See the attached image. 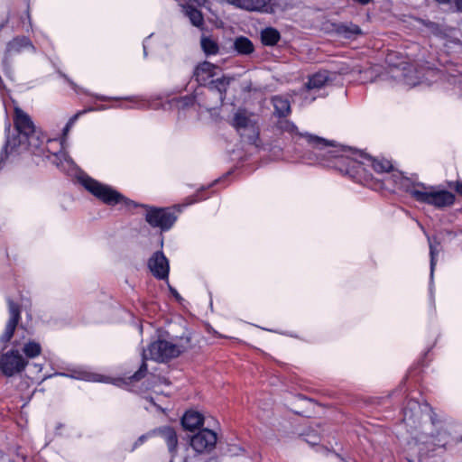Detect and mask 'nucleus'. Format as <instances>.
<instances>
[{
  "label": "nucleus",
  "instance_id": "1",
  "mask_svg": "<svg viewBox=\"0 0 462 462\" xmlns=\"http://www.w3.org/2000/svg\"><path fill=\"white\" fill-rule=\"evenodd\" d=\"M93 110L94 108H89L75 114L65 125L63 137L61 139H50L45 144L41 132L36 130L30 116L20 107L15 106L14 123L16 134L7 138L5 146V155H18L29 151L35 156L51 159L62 171H69L73 170L74 162L65 151L66 136L81 115Z\"/></svg>",
  "mask_w": 462,
  "mask_h": 462
},
{
  "label": "nucleus",
  "instance_id": "2",
  "mask_svg": "<svg viewBox=\"0 0 462 462\" xmlns=\"http://www.w3.org/2000/svg\"><path fill=\"white\" fill-rule=\"evenodd\" d=\"M403 422L411 435L408 442L409 449L413 454H425L431 444L434 447L445 448L451 441L448 426L440 420H434L430 411L424 410L416 401H410L404 409Z\"/></svg>",
  "mask_w": 462,
  "mask_h": 462
},
{
  "label": "nucleus",
  "instance_id": "3",
  "mask_svg": "<svg viewBox=\"0 0 462 462\" xmlns=\"http://www.w3.org/2000/svg\"><path fill=\"white\" fill-rule=\"evenodd\" d=\"M287 131L292 135H300L304 138L317 157V160L327 163L328 166L338 169L343 173L352 174L353 172H357L360 164L371 166L378 173L390 172L393 170V164L389 160L365 157V162H357L356 159L349 155L350 152L345 148L337 146L317 136L301 134L294 125L288 124Z\"/></svg>",
  "mask_w": 462,
  "mask_h": 462
},
{
  "label": "nucleus",
  "instance_id": "4",
  "mask_svg": "<svg viewBox=\"0 0 462 462\" xmlns=\"http://www.w3.org/2000/svg\"><path fill=\"white\" fill-rule=\"evenodd\" d=\"M401 187L416 201L428 204L436 208L451 206L454 203V195L439 187L425 185L421 182H411L402 179Z\"/></svg>",
  "mask_w": 462,
  "mask_h": 462
},
{
  "label": "nucleus",
  "instance_id": "5",
  "mask_svg": "<svg viewBox=\"0 0 462 462\" xmlns=\"http://www.w3.org/2000/svg\"><path fill=\"white\" fill-rule=\"evenodd\" d=\"M79 180L88 191L107 206H119L120 209L125 210H131L137 207L135 202L125 198L109 185L101 183L88 176H82Z\"/></svg>",
  "mask_w": 462,
  "mask_h": 462
},
{
  "label": "nucleus",
  "instance_id": "6",
  "mask_svg": "<svg viewBox=\"0 0 462 462\" xmlns=\"http://www.w3.org/2000/svg\"><path fill=\"white\" fill-rule=\"evenodd\" d=\"M188 339H178L174 341L157 340L151 343L143 351V361L151 359L156 362H165L179 356L188 347Z\"/></svg>",
  "mask_w": 462,
  "mask_h": 462
},
{
  "label": "nucleus",
  "instance_id": "7",
  "mask_svg": "<svg viewBox=\"0 0 462 462\" xmlns=\"http://www.w3.org/2000/svg\"><path fill=\"white\" fill-rule=\"evenodd\" d=\"M258 116L245 109L236 110L229 120L237 134L249 143H255L259 136Z\"/></svg>",
  "mask_w": 462,
  "mask_h": 462
},
{
  "label": "nucleus",
  "instance_id": "8",
  "mask_svg": "<svg viewBox=\"0 0 462 462\" xmlns=\"http://www.w3.org/2000/svg\"><path fill=\"white\" fill-rule=\"evenodd\" d=\"M28 361L18 349H11L0 357V370L6 376H13L24 370Z\"/></svg>",
  "mask_w": 462,
  "mask_h": 462
},
{
  "label": "nucleus",
  "instance_id": "9",
  "mask_svg": "<svg viewBox=\"0 0 462 462\" xmlns=\"http://www.w3.org/2000/svg\"><path fill=\"white\" fill-rule=\"evenodd\" d=\"M146 221L153 227L169 230L176 221V216L165 208H149L145 214Z\"/></svg>",
  "mask_w": 462,
  "mask_h": 462
},
{
  "label": "nucleus",
  "instance_id": "10",
  "mask_svg": "<svg viewBox=\"0 0 462 462\" xmlns=\"http://www.w3.org/2000/svg\"><path fill=\"white\" fill-rule=\"evenodd\" d=\"M236 8L260 14H273L277 8L275 0H226Z\"/></svg>",
  "mask_w": 462,
  "mask_h": 462
},
{
  "label": "nucleus",
  "instance_id": "11",
  "mask_svg": "<svg viewBox=\"0 0 462 462\" xmlns=\"http://www.w3.org/2000/svg\"><path fill=\"white\" fill-rule=\"evenodd\" d=\"M217 440V434L213 430L204 429L191 437L190 446L197 453L210 452Z\"/></svg>",
  "mask_w": 462,
  "mask_h": 462
},
{
  "label": "nucleus",
  "instance_id": "12",
  "mask_svg": "<svg viewBox=\"0 0 462 462\" xmlns=\"http://www.w3.org/2000/svg\"><path fill=\"white\" fill-rule=\"evenodd\" d=\"M148 267L156 278L160 280L168 278L169 261L162 252H156L152 255L148 262Z\"/></svg>",
  "mask_w": 462,
  "mask_h": 462
},
{
  "label": "nucleus",
  "instance_id": "13",
  "mask_svg": "<svg viewBox=\"0 0 462 462\" xmlns=\"http://www.w3.org/2000/svg\"><path fill=\"white\" fill-rule=\"evenodd\" d=\"M53 375L69 377L77 380H83L88 382H101V383H108V378L89 371L88 369L79 366L73 369H69V373H56Z\"/></svg>",
  "mask_w": 462,
  "mask_h": 462
},
{
  "label": "nucleus",
  "instance_id": "14",
  "mask_svg": "<svg viewBox=\"0 0 462 462\" xmlns=\"http://www.w3.org/2000/svg\"><path fill=\"white\" fill-rule=\"evenodd\" d=\"M154 436H160L165 441L171 460L176 456L178 447V436L173 428L169 426L160 427L153 430Z\"/></svg>",
  "mask_w": 462,
  "mask_h": 462
},
{
  "label": "nucleus",
  "instance_id": "15",
  "mask_svg": "<svg viewBox=\"0 0 462 462\" xmlns=\"http://www.w3.org/2000/svg\"><path fill=\"white\" fill-rule=\"evenodd\" d=\"M8 307L10 317L6 323L5 331L0 337V340L2 342H8L11 339L20 319V310L18 306L12 300H8Z\"/></svg>",
  "mask_w": 462,
  "mask_h": 462
},
{
  "label": "nucleus",
  "instance_id": "16",
  "mask_svg": "<svg viewBox=\"0 0 462 462\" xmlns=\"http://www.w3.org/2000/svg\"><path fill=\"white\" fill-rule=\"evenodd\" d=\"M219 68L208 61L199 63L194 70L193 76L200 85L209 83V79L217 75Z\"/></svg>",
  "mask_w": 462,
  "mask_h": 462
},
{
  "label": "nucleus",
  "instance_id": "17",
  "mask_svg": "<svg viewBox=\"0 0 462 462\" xmlns=\"http://www.w3.org/2000/svg\"><path fill=\"white\" fill-rule=\"evenodd\" d=\"M23 51H34V46L28 38L24 36L17 37L8 42L6 47L7 56L15 55Z\"/></svg>",
  "mask_w": 462,
  "mask_h": 462
},
{
  "label": "nucleus",
  "instance_id": "18",
  "mask_svg": "<svg viewBox=\"0 0 462 462\" xmlns=\"http://www.w3.org/2000/svg\"><path fill=\"white\" fill-rule=\"evenodd\" d=\"M203 416L198 411H187L182 419L181 424L187 430L192 431L203 425Z\"/></svg>",
  "mask_w": 462,
  "mask_h": 462
},
{
  "label": "nucleus",
  "instance_id": "19",
  "mask_svg": "<svg viewBox=\"0 0 462 462\" xmlns=\"http://www.w3.org/2000/svg\"><path fill=\"white\" fill-rule=\"evenodd\" d=\"M328 79V73L327 71H319L309 79L306 88L309 91L319 89L327 84Z\"/></svg>",
  "mask_w": 462,
  "mask_h": 462
},
{
  "label": "nucleus",
  "instance_id": "20",
  "mask_svg": "<svg viewBox=\"0 0 462 462\" xmlns=\"http://www.w3.org/2000/svg\"><path fill=\"white\" fill-rule=\"evenodd\" d=\"M234 49L240 55H249L254 50L253 42L245 36H239L234 41Z\"/></svg>",
  "mask_w": 462,
  "mask_h": 462
},
{
  "label": "nucleus",
  "instance_id": "21",
  "mask_svg": "<svg viewBox=\"0 0 462 462\" xmlns=\"http://www.w3.org/2000/svg\"><path fill=\"white\" fill-rule=\"evenodd\" d=\"M281 39V34L278 30L273 27H267L261 32V41L263 45L273 46Z\"/></svg>",
  "mask_w": 462,
  "mask_h": 462
},
{
  "label": "nucleus",
  "instance_id": "22",
  "mask_svg": "<svg viewBox=\"0 0 462 462\" xmlns=\"http://www.w3.org/2000/svg\"><path fill=\"white\" fill-rule=\"evenodd\" d=\"M231 79L226 76H223L216 80H211L209 82V89L217 90L218 92L219 99L222 102L225 97V93L226 88L230 83Z\"/></svg>",
  "mask_w": 462,
  "mask_h": 462
},
{
  "label": "nucleus",
  "instance_id": "23",
  "mask_svg": "<svg viewBox=\"0 0 462 462\" xmlns=\"http://www.w3.org/2000/svg\"><path fill=\"white\" fill-rule=\"evenodd\" d=\"M273 105L274 106L275 112L280 116H286L291 112L290 102L286 97L282 96H275L273 97Z\"/></svg>",
  "mask_w": 462,
  "mask_h": 462
},
{
  "label": "nucleus",
  "instance_id": "24",
  "mask_svg": "<svg viewBox=\"0 0 462 462\" xmlns=\"http://www.w3.org/2000/svg\"><path fill=\"white\" fill-rule=\"evenodd\" d=\"M181 7L183 9V12L189 18L191 23L194 26L199 27L200 25H202L203 17L200 11H199L196 8H193L189 5H181Z\"/></svg>",
  "mask_w": 462,
  "mask_h": 462
},
{
  "label": "nucleus",
  "instance_id": "25",
  "mask_svg": "<svg viewBox=\"0 0 462 462\" xmlns=\"http://www.w3.org/2000/svg\"><path fill=\"white\" fill-rule=\"evenodd\" d=\"M22 351L25 355V358H34L41 355L42 346L40 343L29 340L23 345Z\"/></svg>",
  "mask_w": 462,
  "mask_h": 462
},
{
  "label": "nucleus",
  "instance_id": "26",
  "mask_svg": "<svg viewBox=\"0 0 462 462\" xmlns=\"http://www.w3.org/2000/svg\"><path fill=\"white\" fill-rule=\"evenodd\" d=\"M200 44L206 55H216L218 52L219 48L217 43L209 37H203Z\"/></svg>",
  "mask_w": 462,
  "mask_h": 462
},
{
  "label": "nucleus",
  "instance_id": "27",
  "mask_svg": "<svg viewBox=\"0 0 462 462\" xmlns=\"http://www.w3.org/2000/svg\"><path fill=\"white\" fill-rule=\"evenodd\" d=\"M341 32L346 38H354L361 33V29L356 24H349L342 26Z\"/></svg>",
  "mask_w": 462,
  "mask_h": 462
},
{
  "label": "nucleus",
  "instance_id": "28",
  "mask_svg": "<svg viewBox=\"0 0 462 462\" xmlns=\"http://www.w3.org/2000/svg\"><path fill=\"white\" fill-rule=\"evenodd\" d=\"M439 245L430 244V279H433L434 270L437 263V255L439 254Z\"/></svg>",
  "mask_w": 462,
  "mask_h": 462
},
{
  "label": "nucleus",
  "instance_id": "29",
  "mask_svg": "<svg viewBox=\"0 0 462 462\" xmlns=\"http://www.w3.org/2000/svg\"><path fill=\"white\" fill-rule=\"evenodd\" d=\"M176 102L179 107H185L193 104L194 97H185L179 100H176Z\"/></svg>",
  "mask_w": 462,
  "mask_h": 462
},
{
  "label": "nucleus",
  "instance_id": "30",
  "mask_svg": "<svg viewBox=\"0 0 462 462\" xmlns=\"http://www.w3.org/2000/svg\"><path fill=\"white\" fill-rule=\"evenodd\" d=\"M154 436V433H153V430L146 433V434H143L142 436L139 437V439L136 440V442L134 443V448H137L138 446L142 445L143 443H144L148 439L152 438Z\"/></svg>",
  "mask_w": 462,
  "mask_h": 462
},
{
  "label": "nucleus",
  "instance_id": "31",
  "mask_svg": "<svg viewBox=\"0 0 462 462\" xmlns=\"http://www.w3.org/2000/svg\"><path fill=\"white\" fill-rule=\"evenodd\" d=\"M146 365L143 363L140 369L133 375V378L134 380H140L141 378H143L146 373Z\"/></svg>",
  "mask_w": 462,
  "mask_h": 462
},
{
  "label": "nucleus",
  "instance_id": "32",
  "mask_svg": "<svg viewBox=\"0 0 462 462\" xmlns=\"http://www.w3.org/2000/svg\"><path fill=\"white\" fill-rule=\"evenodd\" d=\"M405 83L410 87H414L419 84V81H415L412 79L411 76H405Z\"/></svg>",
  "mask_w": 462,
  "mask_h": 462
},
{
  "label": "nucleus",
  "instance_id": "33",
  "mask_svg": "<svg viewBox=\"0 0 462 462\" xmlns=\"http://www.w3.org/2000/svg\"><path fill=\"white\" fill-rule=\"evenodd\" d=\"M170 290H171V291L172 295H173L177 300H180V294L178 293V291H177L175 289H173V288L170 287Z\"/></svg>",
  "mask_w": 462,
  "mask_h": 462
},
{
  "label": "nucleus",
  "instance_id": "34",
  "mask_svg": "<svg viewBox=\"0 0 462 462\" xmlns=\"http://www.w3.org/2000/svg\"><path fill=\"white\" fill-rule=\"evenodd\" d=\"M455 5L457 10L462 11V0H455Z\"/></svg>",
  "mask_w": 462,
  "mask_h": 462
},
{
  "label": "nucleus",
  "instance_id": "35",
  "mask_svg": "<svg viewBox=\"0 0 462 462\" xmlns=\"http://www.w3.org/2000/svg\"><path fill=\"white\" fill-rule=\"evenodd\" d=\"M457 191L462 195V182H457Z\"/></svg>",
  "mask_w": 462,
  "mask_h": 462
},
{
  "label": "nucleus",
  "instance_id": "36",
  "mask_svg": "<svg viewBox=\"0 0 462 462\" xmlns=\"http://www.w3.org/2000/svg\"><path fill=\"white\" fill-rule=\"evenodd\" d=\"M96 97L97 99H100V100H109V99H111L110 97H106V96H97Z\"/></svg>",
  "mask_w": 462,
  "mask_h": 462
},
{
  "label": "nucleus",
  "instance_id": "37",
  "mask_svg": "<svg viewBox=\"0 0 462 462\" xmlns=\"http://www.w3.org/2000/svg\"><path fill=\"white\" fill-rule=\"evenodd\" d=\"M308 441H309L310 443H311V444H316V443H318V441H319V437H316V436H315L313 440H308Z\"/></svg>",
  "mask_w": 462,
  "mask_h": 462
},
{
  "label": "nucleus",
  "instance_id": "38",
  "mask_svg": "<svg viewBox=\"0 0 462 462\" xmlns=\"http://www.w3.org/2000/svg\"><path fill=\"white\" fill-rule=\"evenodd\" d=\"M438 3L439 4H447L448 3L450 0H436Z\"/></svg>",
  "mask_w": 462,
  "mask_h": 462
},
{
  "label": "nucleus",
  "instance_id": "39",
  "mask_svg": "<svg viewBox=\"0 0 462 462\" xmlns=\"http://www.w3.org/2000/svg\"><path fill=\"white\" fill-rule=\"evenodd\" d=\"M35 367L38 368V371H42V366L41 365H35Z\"/></svg>",
  "mask_w": 462,
  "mask_h": 462
},
{
  "label": "nucleus",
  "instance_id": "40",
  "mask_svg": "<svg viewBox=\"0 0 462 462\" xmlns=\"http://www.w3.org/2000/svg\"><path fill=\"white\" fill-rule=\"evenodd\" d=\"M97 110H105V109H106V106H101L97 107Z\"/></svg>",
  "mask_w": 462,
  "mask_h": 462
},
{
  "label": "nucleus",
  "instance_id": "41",
  "mask_svg": "<svg viewBox=\"0 0 462 462\" xmlns=\"http://www.w3.org/2000/svg\"><path fill=\"white\" fill-rule=\"evenodd\" d=\"M429 26H430V28H434L436 25H435V23H429Z\"/></svg>",
  "mask_w": 462,
  "mask_h": 462
},
{
  "label": "nucleus",
  "instance_id": "42",
  "mask_svg": "<svg viewBox=\"0 0 462 462\" xmlns=\"http://www.w3.org/2000/svg\"><path fill=\"white\" fill-rule=\"evenodd\" d=\"M52 375L44 376L42 380L51 377Z\"/></svg>",
  "mask_w": 462,
  "mask_h": 462
},
{
  "label": "nucleus",
  "instance_id": "43",
  "mask_svg": "<svg viewBox=\"0 0 462 462\" xmlns=\"http://www.w3.org/2000/svg\"><path fill=\"white\" fill-rule=\"evenodd\" d=\"M5 128H6V130H9L10 129V125L8 124Z\"/></svg>",
  "mask_w": 462,
  "mask_h": 462
},
{
  "label": "nucleus",
  "instance_id": "44",
  "mask_svg": "<svg viewBox=\"0 0 462 462\" xmlns=\"http://www.w3.org/2000/svg\"><path fill=\"white\" fill-rule=\"evenodd\" d=\"M313 100H315V97H312L310 98V102H311V101H313Z\"/></svg>",
  "mask_w": 462,
  "mask_h": 462
},
{
  "label": "nucleus",
  "instance_id": "45",
  "mask_svg": "<svg viewBox=\"0 0 462 462\" xmlns=\"http://www.w3.org/2000/svg\"><path fill=\"white\" fill-rule=\"evenodd\" d=\"M184 462H187V460H185Z\"/></svg>",
  "mask_w": 462,
  "mask_h": 462
}]
</instances>
